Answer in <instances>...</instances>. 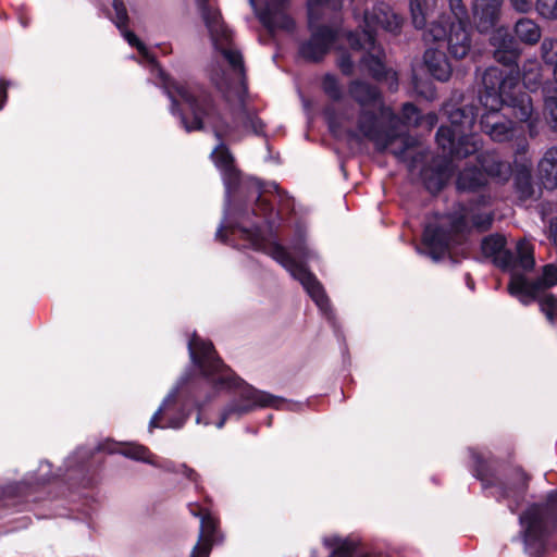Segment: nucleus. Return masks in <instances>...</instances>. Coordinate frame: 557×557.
<instances>
[{
	"instance_id": "obj_10",
	"label": "nucleus",
	"mask_w": 557,
	"mask_h": 557,
	"mask_svg": "<svg viewBox=\"0 0 557 557\" xmlns=\"http://www.w3.org/2000/svg\"><path fill=\"white\" fill-rule=\"evenodd\" d=\"M519 520L525 552L539 556L557 524V492L549 495L546 504L529 507Z\"/></svg>"
},
{
	"instance_id": "obj_42",
	"label": "nucleus",
	"mask_w": 557,
	"mask_h": 557,
	"mask_svg": "<svg viewBox=\"0 0 557 557\" xmlns=\"http://www.w3.org/2000/svg\"><path fill=\"white\" fill-rule=\"evenodd\" d=\"M425 121H426L428 125L430 127H432L436 123L437 117L434 113H430L425 116Z\"/></svg>"
},
{
	"instance_id": "obj_2",
	"label": "nucleus",
	"mask_w": 557,
	"mask_h": 557,
	"mask_svg": "<svg viewBox=\"0 0 557 557\" xmlns=\"http://www.w3.org/2000/svg\"><path fill=\"white\" fill-rule=\"evenodd\" d=\"M211 159L220 170L225 185L224 221L216 231V237L227 240L225 231L233 237L242 238L245 247L262 251L278 262L289 274L300 282L306 292L324 313L329 310V300L315 276L307 270L304 262L313 258V251L305 240V230H296L290 244L292 252L276 243L272 236H265L258 222L251 215L261 218L272 231L275 219L268 198L257 180L242 181L234 165V158L228 148L220 143L211 152Z\"/></svg>"
},
{
	"instance_id": "obj_23",
	"label": "nucleus",
	"mask_w": 557,
	"mask_h": 557,
	"mask_svg": "<svg viewBox=\"0 0 557 557\" xmlns=\"http://www.w3.org/2000/svg\"><path fill=\"white\" fill-rule=\"evenodd\" d=\"M423 54V63L429 73L441 82H446L451 75V66L445 52L437 45H428Z\"/></svg>"
},
{
	"instance_id": "obj_19",
	"label": "nucleus",
	"mask_w": 557,
	"mask_h": 557,
	"mask_svg": "<svg viewBox=\"0 0 557 557\" xmlns=\"http://www.w3.org/2000/svg\"><path fill=\"white\" fill-rule=\"evenodd\" d=\"M503 0H473V15L480 33H487L496 26Z\"/></svg>"
},
{
	"instance_id": "obj_14",
	"label": "nucleus",
	"mask_w": 557,
	"mask_h": 557,
	"mask_svg": "<svg viewBox=\"0 0 557 557\" xmlns=\"http://www.w3.org/2000/svg\"><path fill=\"white\" fill-rule=\"evenodd\" d=\"M479 162L484 172L476 166L465 168L457 178V188L460 190H475L486 182L485 173L499 182H506L511 176V166L502 161L495 153L480 156Z\"/></svg>"
},
{
	"instance_id": "obj_33",
	"label": "nucleus",
	"mask_w": 557,
	"mask_h": 557,
	"mask_svg": "<svg viewBox=\"0 0 557 557\" xmlns=\"http://www.w3.org/2000/svg\"><path fill=\"white\" fill-rule=\"evenodd\" d=\"M539 13L547 18H557V0H537Z\"/></svg>"
},
{
	"instance_id": "obj_15",
	"label": "nucleus",
	"mask_w": 557,
	"mask_h": 557,
	"mask_svg": "<svg viewBox=\"0 0 557 557\" xmlns=\"http://www.w3.org/2000/svg\"><path fill=\"white\" fill-rule=\"evenodd\" d=\"M260 22L270 30H293L294 21L285 12L288 0H249Z\"/></svg>"
},
{
	"instance_id": "obj_13",
	"label": "nucleus",
	"mask_w": 557,
	"mask_h": 557,
	"mask_svg": "<svg viewBox=\"0 0 557 557\" xmlns=\"http://www.w3.org/2000/svg\"><path fill=\"white\" fill-rule=\"evenodd\" d=\"M485 257L492 258L493 262L503 269L531 270L534 267L533 247L527 240H519L516 245V252L506 249V239L502 235H491L483 239L481 245Z\"/></svg>"
},
{
	"instance_id": "obj_38",
	"label": "nucleus",
	"mask_w": 557,
	"mask_h": 557,
	"mask_svg": "<svg viewBox=\"0 0 557 557\" xmlns=\"http://www.w3.org/2000/svg\"><path fill=\"white\" fill-rule=\"evenodd\" d=\"M338 66L344 74H351L354 67L351 58L348 54L343 53L338 59Z\"/></svg>"
},
{
	"instance_id": "obj_12",
	"label": "nucleus",
	"mask_w": 557,
	"mask_h": 557,
	"mask_svg": "<svg viewBox=\"0 0 557 557\" xmlns=\"http://www.w3.org/2000/svg\"><path fill=\"white\" fill-rule=\"evenodd\" d=\"M425 45H446L455 59H463L470 51L472 39L468 24H455L446 13H441L423 32Z\"/></svg>"
},
{
	"instance_id": "obj_44",
	"label": "nucleus",
	"mask_w": 557,
	"mask_h": 557,
	"mask_svg": "<svg viewBox=\"0 0 557 557\" xmlns=\"http://www.w3.org/2000/svg\"><path fill=\"white\" fill-rule=\"evenodd\" d=\"M527 146H528V145L524 143V144L521 146V150H522V151H525Z\"/></svg>"
},
{
	"instance_id": "obj_25",
	"label": "nucleus",
	"mask_w": 557,
	"mask_h": 557,
	"mask_svg": "<svg viewBox=\"0 0 557 557\" xmlns=\"http://www.w3.org/2000/svg\"><path fill=\"white\" fill-rule=\"evenodd\" d=\"M528 487V476L527 474L517 469L512 472L509 480H507L499 490V496L503 498H512L516 504V507L519 504V500L522 498L525 490Z\"/></svg>"
},
{
	"instance_id": "obj_7",
	"label": "nucleus",
	"mask_w": 557,
	"mask_h": 557,
	"mask_svg": "<svg viewBox=\"0 0 557 557\" xmlns=\"http://www.w3.org/2000/svg\"><path fill=\"white\" fill-rule=\"evenodd\" d=\"M468 220H471L474 226L486 230L491 226L493 218L488 213L473 214L465 207H459L455 213L436 218L426 224L422 238L423 247H417V252L426 255L434 261L441 260L455 242V235L467 227Z\"/></svg>"
},
{
	"instance_id": "obj_35",
	"label": "nucleus",
	"mask_w": 557,
	"mask_h": 557,
	"mask_svg": "<svg viewBox=\"0 0 557 557\" xmlns=\"http://www.w3.org/2000/svg\"><path fill=\"white\" fill-rule=\"evenodd\" d=\"M525 171H527V174L525 175H522V177H520L518 181H517V186L521 193V196L523 198H529L532 196V185H531V182H530V172H529V168L525 166Z\"/></svg>"
},
{
	"instance_id": "obj_4",
	"label": "nucleus",
	"mask_w": 557,
	"mask_h": 557,
	"mask_svg": "<svg viewBox=\"0 0 557 557\" xmlns=\"http://www.w3.org/2000/svg\"><path fill=\"white\" fill-rule=\"evenodd\" d=\"M350 97L359 104L357 114L349 112L326 111L329 127L332 134L347 141H372L377 149H385L400 140L408 141L400 133L391 135L381 129L383 122L394 125L398 120L389 108L383 106L379 90L363 82L355 81L349 86Z\"/></svg>"
},
{
	"instance_id": "obj_28",
	"label": "nucleus",
	"mask_w": 557,
	"mask_h": 557,
	"mask_svg": "<svg viewBox=\"0 0 557 557\" xmlns=\"http://www.w3.org/2000/svg\"><path fill=\"white\" fill-rule=\"evenodd\" d=\"M516 34L527 44H536L541 38V29L539 25L529 18H521L516 24Z\"/></svg>"
},
{
	"instance_id": "obj_32",
	"label": "nucleus",
	"mask_w": 557,
	"mask_h": 557,
	"mask_svg": "<svg viewBox=\"0 0 557 557\" xmlns=\"http://www.w3.org/2000/svg\"><path fill=\"white\" fill-rule=\"evenodd\" d=\"M322 87L325 94H327L333 99H338L342 96L341 86L333 75H325L322 82Z\"/></svg>"
},
{
	"instance_id": "obj_5",
	"label": "nucleus",
	"mask_w": 557,
	"mask_h": 557,
	"mask_svg": "<svg viewBox=\"0 0 557 557\" xmlns=\"http://www.w3.org/2000/svg\"><path fill=\"white\" fill-rule=\"evenodd\" d=\"M484 90L480 101L485 109L481 117V127L494 141L512 139L520 128L509 120L498 115L499 109L510 101L511 90L518 88V78L512 70L505 72L499 67H488L482 77Z\"/></svg>"
},
{
	"instance_id": "obj_16",
	"label": "nucleus",
	"mask_w": 557,
	"mask_h": 557,
	"mask_svg": "<svg viewBox=\"0 0 557 557\" xmlns=\"http://www.w3.org/2000/svg\"><path fill=\"white\" fill-rule=\"evenodd\" d=\"M393 115L398 121L395 122L394 125H391L388 122H383L381 129L391 135L400 133L405 138L408 139V141L403 145L399 139H396L392 146L385 148L384 150H389L395 157L403 159L405 158L407 151L410 149L412 140L405 134L404 129L400 127V124L418 125L420 124L421 116L418 109L411 103L404 104L403 120L396 116L394 113Z\"/></svg>"
},
{
	"instance_id": "obj_1",
	"label": "nucleus",
	"mask_w": 557,
	"mask_h": 557,
	"mask_svg": "<svg viewBox=\"0 0 557 557\" xmlns=\"http://www.w3.org/2000/svg\"><path fill=\"white\" fill-rule=\"evenodd\" d=\"M196 2L214 49V60L209 69L210 81L228 103L240 109L235 128L223 122L211 98L199 85L172 81L156 62L146 45L133 32L123 28L128 20L123 0L112 2L113 21L128 45L136 48L141 59L150 66L152 75L159 78V84L172 101V112L175 113L178 103L185 107L187 112H181L180 116L187 132L210 127L219 140L223 138L238 140L243 134H260L263 127L261 121L245 107V70L242 54L233 44L232 34L211 0H196Z\"/></svg>"
},
{
	"instance_id": "obj_3",
	"label": "nucleus",
	"mask_w": 557,
	"mask_h": 557,
	"mask_svg": "<svg viewBox=\"0 0 557 557\" xmlns=\"http://www.w3.org/2000/svg\"><path fill=\"white\" fill-rule=\"evenodd\" d=\"M188 351L197 374L184 373L162 400L151 417L148 431L154 429H180L189 413L180 403V395L187 392L196 406H202L220 394L235 391L236 398L230 401L221 412L216 428L221 429L227 420L240 417L258 408H284L286 401L277 396L255 388L237 376L234 371L216 356L210 342L197 335L188 341Z\"/></svg>"
},
{
	"instance_id": "obj_26",
	"label": "nucleus",
	"mask_w": 557,
	"mask_h": 557,
	"mask_svg": "<svg viewBox=\"0 0 557 557\" xmlns=\"http://www.w3.org/2000/svg\"><path fill=\"white\" fill-rule=\"evenodd\" d=\"M539 174L545 188L557 187V148L548 149L539 163Z\"/></svg>"
},
{
	"instance_id": "obj_11",
	"label": "nucleus",
	"mask_w": 557,
	"mask_h": 557,
	"mask_svg": "<svg viewBox=\"0 0 557 557\" xmlns=\"http://www.w3.org/2000/svg\"><path fill=\"white\" fill-rule=\"evenodd\" d=\"M555 285H557V267L546 264L534 282H529L523 275L513 272L508 289L523 305L537 300L542 312L548 321L553 322L557 318V299L546 290Z\"/></svg>"
},
{
	"instance_id": "obj_45",
	"label": "nucleus",
	"mask_w": 557,
	"mask_h": 557,
	"mask_svg": "<svg viewBox=\"0 0 557 557\" xmlns=\"http://www.w3.org/2000/svg\"><path fill=\"white\" fill-rule=\"evenodd\" d=\"M509 508L511 511H515L516 507H513L511 504H509Z\"/></svg>"
},
{
	"instance_id": "obj_17",
	"label": "nucleus",
	"mask_w": 557,
	"mask_h": 557,
	"mask_svg": "<svg viewBox=\"0 0 557 557\" xmlns=\"http://www.w3.org/2000/svg\"><path fill=\"white\" fill-rule=\"evenodd\" d=\"M200 518L198 541L191 550L190 557H209L214 543L223 540L218 530L219 520L209 511L194 513Z\"/></svg>"
},
{
	"instance_id": "obj_31",
	"label": "nucleus",
	"mask_w": 557,
	"mask_h": 557,
	"mask_svg": "<svg viewBox=\"0 0 557 557\" xmlns=\"http://www.w3.org/2000/svg\"><path fill=\"white\" fill-rule=\"evenodd\" d=\"M448 7L455 24H468V11L462 0H448Z\"/></svg>"
},
{
	"instance_id": "obj_34",
	"label": "nucleus",
	"mask_w": 557,
	"mask_h": 557,
	"mask_svg": "<svg viewBox=\"0 0 557 557\" xmlns=\"http://www.w3.org/2000/svg\"><path fill=\"white\" fill-rule=\"evenodd\" d=\"M543 58L546 62L553 63L557 57V40L545 38L541 46Z\"/></svg>"
},
{
	"instance_id": "obj_22",
	"label": "nucleus",
	"mask_w": 557,
	"mask_h": 557,
	"mask_svg": "<svg viewBox=\"0 0 557 557\" xmlns=\"http://www.w3.org/2000/svg\"><path fill=\"white\" fill-rule=\"evenodd\" d=\"M491 44L495 47L494 57L504 65H511L518 57V49L508 28L499 27L495 29L491 37Z\"/></svg>"
},
{
	"instance_id": "obj_37",
	"label": "nucleus",
	"mask_w": 557,
	"mask_h": 557,
	"mask_svg": "<svg viewBox=\"0 0 557 557\" xmlns=\"http://www.w3.org/2000/svg\"><path fill=\"white\" fill-rule=\"evenodd\" d=\"M173 473L182 474L191 482H196L198 478L196 471L187 467L185 463H177L176 469H173Z\"/></svg>"
},
{
	"instance_id": "obj_43",
	"label": "nucleus",
	"mask_w": 557,
	"mask_h": 557,
	"mask_svg": "<svg viewBox=\"0 0 557 557\" xmlns=\"http://www.w3.org/2000/svg\"><path fill=\"white\" fill-rule=\"evenodd\" d=\"M45 468H49V463L41 465L40 470L42 472V475L46 473Z\"/></svg>"
},
{
	"instance_id": "obj_36",
	"label": "nucleus",
	"mask_w": 557,
	"mask_h": 557,
	"mask_svg": "<svg viewBox=\"0 0 557 557\" xmlns=\"http://www.w3.org/2000/svg\"><path fill=\"white\" fill-rule=\"evenodd\" d=\"M173 473L182 474L191 482H196L198 478L196 471L187 467L185 463H177L176 469H173Z\"/></svg>"
},
{
	"instance_id": "obj_40",
	"label": "nucleus",
	"mask_w": 557,
	"mask_h": 557,
	"mask_svg": "<svg viewBox=\"0 0 557 557\" xmlns=\"http://www.w3.org/2000/svg\"><path fill=\"white\" fill-rule=\"evenodd\" d=\"M156 468L162 469L168 472L173 473V469H176L177 463L171 461V460H159L157 459V465H152Z\"/></svg>"
},
{
	"instance_id": "obj_41",
	"label": "nucleus",
	"mask_w": 557,
	"mask_h": 557,
	"mask_svg": "<svg viewBox=\"0 0 557 557\" xmlns=\"http://www.w3.org/2000/svg\"><path fill=\"white\" fill-rule=\"evenodd\" d=\"M9 83L5 81H0V110L2 109L5 100H7V88Z\"/></svg>"
},
{
	"instance_id": "obj_39",
	"label": "nucleus",
	"mask_w": 557,
	"mask_h": 557,
	"mask_svg": "<svg viewBox=\"0 0 557 557\" xmlns=\"http://www.w3.org/2000/svg\"><path fill=\"white\" fill-rule=\"evenodd\" d=\"M510 2L519 12H528L533 5V0H510Z\"/></svg>"
},
{
	"instance_id": "obj_20",
	"label": "nucleus",
	"mask_w": 557,
	"mask_h": 557,
	"mask_svg": "<svg viewBox=\"0 0 557 557\" xmlns=\"http://www.w3.org/2000/svg\"><path fill=\"white\" fill-rule=\"evenodd\" d=\"M99 450L119 453L126 458L149 465H157V457L144 445L137 443H113L109 440L99 445Z\"/></svg>"
},
{
	"instance_id": "obj_21",
	"label": "nucleus",
	"mask_w": 557,
	"mask_h": 557,
	"mask_svg": "<svg viewBox=\"0 0 557 557\" xmlns=\"http://www.w3.org/2000/svg\"><path fill=\"white\" fill-rule=\"evenodd\" d=\"M453 173L450 160L436 159L433 164L421 171V178L431 193L440 191L448 182Z\"/></svg>"
},
{
	"instance_id": "obj_27",
	"label": "nucleus",
	"mask_w": 557,
	"mask_h": 557,
	"mask_svg": "<svg viewBox=\"0 0 557 557\" xmlns=\"http://www.w3.org/2000/svg\"><path fill=\"white\" fill-rule=\"evenodd\" d=\"M323 544L332 549L331 557H354L356 543L337 535H329L323 539Z\"/></svg>"
},
{
	"instance_id": "obj_18",
	"label": "nucleus",
	"mask_w": 557,
	"mask_h": 557,
	"mask_svg": "<svg viewBox=\"0 0 557 557\" xmlns=\"http://www.w3.org/2000/svg\"><path fill=\"white\" fill-rule=\"evenodd\" d=\"M508 107L512 109V114L521 122L528 124L530 137H535L540 133L541 119L537 114H533V104L528 94L521 92L519 87L511 90Z\"/></svg>"
},
{
	"instance_id": "obj_6",
	"label": "nucleus",
	"mask_w": 557,
	"mask_h": 557,
	"mask_svg": "<svg viewBox=\"0 0 557 557\" xmlns=\"http://www.w3.org/2000/svg\"><path fill=\"white\" fill-rule=\"evenodd\" d=\"M401 17L398 16L385 3L375 4L371 11L366 10L362 17V38L358 33L349 32L347 40L355 50H364L366 53L361 58V66L367 70L375 78H380L385 74L383 63V50L375 44V33L382 28L389 33H396L401 26Z\"/></svg>"
},
{
	"instance_id": "obj_9",
	"label": "nucleus",
	"mask_w": 557,
	"mask_h": 557,
	"mask_svg": "<svg viewBox=\"0 0 557 557\" xmlns=\"http://www.w3.org/2000/svg\"><path fill=\"white\" fill-rule=\"evenodd\" d=\"M352 0H308V22L311 30L309 40L301 44L299 53L309 61L320 60L341 36L339 29L320 26L318 22L326 17L327 11H337L350 4Z\"/></svg>"
},
{
	"instance_id": "obj_29",
	"label": "nucleus",
	"mask_w": 557,
	"mask_h": 557,
	"mask_svg": "<svg viewBox=\"0 0 557 557\" xmlns=\"http://www.w3.org/2000/svg\"><path fill=\"white\" fill-rule=\"evenodd\" d=\"M523 84L531 91L542 87V67L539 61L531 60L523 66Z\"/></svg>"
},
{
	"instance_id": "obj_8",
	"label": "nucleus",
	"mask_w": 557,
	"mask_h": 557,
	"mask_svg": "<svg viewBox=\"0 0 557 557\" xmlns=\"http://www.w3.org/2000/svg\"><path fill=\"white\" fill-rule=\"evenodd\" d=\"M444 111L450 125L441 126L436 134V141L443 153L457 158L475 153L480 148V139L471 133L475 121L473 107L456 108L454 104H445Z\"/></svg>"
},
{
	"instance_id": "obj_30",
	"label": "nucleus",
	"mask_w": 557,
	"mask_h": 557,
	"mask_svg": "<svg viewBox=\"0 0 557 557\" xmlns=\"http://www.w3.org/2000/svg\"><path fill=\"white\" fill-rule=\"evenodd\" d=\"M554 77L557 83V62L554 67ZM544 92V109L547 115L552 117L557 126V87L545 85L543 87Z\"/></svg>"
},
{
	"instance_id": "obj_24",
	"label": "nucleus",
	"mask_w": 557,
	"mask_h": 557,
	"mask_svg": "<svg viewBox=\"0 0 557 557\" xmlns=\"http://www.w3.org/2000/svg\"><path fill=\"white\" fill-rule=\"evenodd\" d=\"M412 25L416 29H425L433 21H430L437 8V0H408Z\"/></svg>"
}]
</instances>
